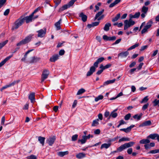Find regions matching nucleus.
<instances>
[{
    "mask_svg": "<svg viewBox=\"0 0 159 159\" xmlns=\"http://www.w3.org/2000/svg\"><path fill=\"white\" fill-rule=\"evenodd\" d=\"M105 60L104 57H102L98 59L94 63L93 66L90 67L89 70L87 72L86 76H89L91 75L96 70V68L98 67L99 63H101Z\"/></svg>",
    "mask_w": 159,
    "mask_h": 159,
    "instance_id": "nucleus-1",
    "label": "nucleus"
},
{
    "mask_svg": "<svg viewBox=\"0 0 159 159\" xmlns=\"http://www.w3.org/2000/svg\"><path fill=\"white\" fill-rule=\"evenodd\" d=\"M135 143L133 142L125 143L118 148L117 151L118 152H121L126 148L132 146Z\"/></svg>",
    "mask_w": 159,
    "mask_h": 159,
    "instance_id": "nucleus-2",
    "label": "nucleus"
},
{
    "mask_svg": "<svg viewBox=\"0 0 159 159\" xmlns=\"http://www.w3.org/2000/svg\"><path fill=\"white\" fill-rule=\"evenodd\" d=\"M33 36V35L30 34L26 37L24 39H22L19 43H17L16 46H20L29 43L31 41Z\"/></svg>",
    "mask_w": 159,
    "mask_h": 159,
    "instance_id": "nucleus-3",
    "label": "nucleus"
},
{
    "mask_svg": "<svg viewBox=\"0 0 159 159\" xmlns=\"http://www.w3.org/2000/svg\"><path fill=\"white\" fill-rule=\"evenodd\" d=\"M24 23L23 20L22 19H18L14 22V25L12 27V30L16 29L21 26Z\"/></svg>",
    "mask_w": 159,
    "mask_h": 159,
    "instance_id": "nucleus-4",
    "label": "nucleus"
},
{
    "mask_svg": "<svg viewBox=\"0 0 159 159\" xmlns=\"http://www.w3.org/2000/svg\"><path fill=\"white\" fill-rule=\"evenodd\" d=\"M49 74V72L47 69H44L43 70L41 75V83H42L44 80L48 77Z\"/></svg>",
    "mask_w": 159,
    "mask_h": 159,
    "instance_id": "nucleus-5",
    "label": "nucleus"
},
{
    "mask_svg": "<svg viewBox=\"0 0 159 159\" xmlns=\"http://www.w3.org/2000/svg\"><path fill=\"white\" fill-rule=\"evenodd\" d=\"M46 32V29L45 28L44 30L41 29L40 30H38L37 32L38 33V37L41 38L43 37H44Z\"/></svg>",
    "mask_w": 159,
    "mask_h": 159,
    "instance_id": "nucleus-6",
    "label": "nucleus"
},
{
    "mask_svg": "<svg viewBox=\"0 0 159 159\" xmlns=\"http://www.w3.org/2000/svg\"><path fill=\"white\" fill-rule=\"evenodd\" d=\"M56 140V137L53 136L52 137H49L47 140V143L50 146H52Z\"/></svg>",
    "mask_w": 159,
    "mask_h": 159,
    "instance_id": "nucleus-7",
    "label": "nucleus"
},
{
    "mask_svg": "<svg viewBox=\"0 0 159 159\" xmlns=\"http://www.w3.org/2000/svg\"><path fill=\"white\" fill-rule=\"evenodd\" d=\"M152 125V122L150 120H147L143 122L139 125V127H143L150 126Z\"/></svg>",
    "mask_w": 159,
    "mask_h": 159,
    "instance_id": "nucleus-8",
    "label": "nucleus"
},
{
    "mask_svg": "<svg viewBox=\"0 0 159 159\" xmlns=\"http://www.w3.org/2000/svg\"><path fill=\"white\" fill-rule=\"evenodd\" d=\"M33 16L31 14L29 16L25 17L22 18V19L23 20L24 22V21L25 20L26 23H28L32 21Z\"/></svg>",
    "mask_w": 159,
    "mask_h": 159,
    "instance_id": "nucleus-9",
    "label": "nucleus"
},
{
    "mask_svg": "<svg viewBox=\"0 0 159 159\" xmlns=\"http://www.w3.org/2000/svg\"><path fill=\"white\" fill-rule=\"evenodd\" d=\"M41 60V58L39 57H34L31 58V60L30 61V63L37 62Z\"/></svg>",
    "mask_w": 159,
    "mask_h": 159,
    "instance_id": "nucleus-10",
    "label": "nucleus"
},
{
    "mask_svg": "<svg viewBox=\"0 0 159 159\" xmlns=\"http://www.w3.org/2000/svg\"><path fill=\"white\" fill-rule=\"evenodd\" d=\"M134 125H131L129 127H127L126 129H121L120 130L121 131H124L125 133H128L130 131L132 128L134 127Z\"/></svg>",
    "mask_w": 159,
    "mask_h": 159,
    "instance_id": "nucleus-11",
    "label": "nucleus"
},
{
    "mask_svg": "<svg viewBox=\"0 0 159 159\" xmlns=\"http://www.w3.org/2000/svg\"><path fill=\"white\" fill-rule=\"evenodd\" d=\"M13 56V54L6 58L3 61L0 63V67L3 66L5 63Z\"/></svg>",
    "mask_w": 159,
    "mask_h": 159,
    "instance_id": "nucleus-12",
    "label": "nucleus"
},
{
    "mask_svg": "<svg viewBox=\"0 0 159 159\" xmlns=\"http://www.w3.org/2000/svg\"><path fill=\"white\" fill-rule=\"evenodd\" d=\"M29 98L31 102L33 103L35 101V93H30L29 96Z\"/></svg>",
    "mask_w": 159,
    "mask_h": 159,
    "instance_id": "nucleus-13",
    "label": "nucleus"
},
{
    "mask_svg": "<svg viewBox=\"0 0 159 159\" xmlns=\"http://www.w3.org/2000/svg\"><path fill=\"white\" fill-rule=\"evenodd\" d=\"M116 80L115 79H113L112 80H107L104 82L103 85L101 86V87H104L105 86L108 85L109 84H112L115 82Z\"/></svg>",
    "mask_w": 159,
    "mask_h": 159,
    "instance_id": "nucleus-14",
    "label": "nucleus"
},
{
    "mask_svg": "<svg viewBox=\"0 0 159 159\" xmlns=\"http://www.w3.org/2000/svg\"><path fill=\"white\" fill-rule=\"evenodd\" d=\"M129 54V52L128 51L122 52L118 54V57H120L122 58L125 57H126Z\"/></svg>",
    "mask_w": 159,
    "mask_h": 159,
    "instance_id": "nucleus-15",
    "label": "nucleus"
},
{
    "mask_svg": "<svg viewBox=\"0 0 159 159\" xmlns=\"http://www.w3.org/2000/svg\"><path fill=\"white\" fill-rule=\"evenodd\" d=\"M62 20V19H60L59 20L56 22L55 24V26L56 28V30H60L61 29V27L60 26V24Z\"/></svg>",
    "mask_w": 159,
    "mask_h": 159,
    "instance_id": "nucleus-16",
    "label": "nucleus"
},
{
    "mask_svg": "<svg viewBox=\"0 0 159 159\" xmlns=\"http://www.w3.org/2000/svg\"><path fill=\"white\" fill-rule=\"evenodd\" d=\"M79 16L81 18V19L83 22H85L87 21V16L83 12H81Z\"/></svg>",
    "mask_w": 159,
    "mask_h": 159,
    "instance_id": "nucleus-17",
    "label": "nucleus"
},
{
    "mask_svg": "<svg viewBox=\"0 0 159 159\" xmlns=\"http://www.w3.org/2000/svg\"><path fill=\"white\" fill-rule=\"evenodd\" d=\"M59 56L58 54H57L52 56L50 59V61L51 62H55L59 58Z\"/></svg>",
    "mask_w": 159,
    "mask_h": 159,
    "instance_id": "nucleus-18",
    "label": "nucleus"
},
{
    "mask_svg": "<svg viewBox=\"0 0 159 159\" xmlns=\"http://www.w3.org/2000/svg\"><path fill=\"white\" fill-rule=\"evenodd\" d=\"M104 11V9H102L100 11L98 12L94 18V20H95L98 17L102 15V14Z\"/></svg>",
    "mask_w": 159,
    "mask_h": 159,
    "instance_id": "nucleus-19",
    "label": "nucleus"
},
{
    "mask_svg": "<svg viewBox=\"0 0 159 159\" xmlns=\"http://www.w3.org/2000/svg\"><path fill=\"white\" fill-rule=\"evenodd\" d=\"M158 134H150L147 137L148 139H155L156 138H157Z\"/></svg>",
    "mask_w": 159,
    "mask_h": 159,
    "instance_id": "nucleus-20",
    "label": "nucleus"
},
{
    "mask_svg": "<svg viewBox=\"0 0 159 159\" xmlns=\"http://www.w3.org/2000/svg\"><path fill=\"white\" fill-rule=\"evenodd\" d=\"M150 142V141L148 139H143L141 140L139 143L141 144H147L148 143Z\"/></svg>",
    "mask_w": 159,
    "mask_h": 159,
    "instance_id": "nucleus-21",
    "label": "nucleus"
},
{
    "mask_svg": "<svg viewBox=\"0 0 159 159\" xmlns=\"http://www.w3.org/2000/svg\"><path fill=\"white\" fill-rule=\"evenodd\" d=\"M111 26V24L110 23H107L106 24L104 27L103 29L104 30L107 31L109 30L110 27Z\"/></svg>",
    "mask_w": 159,
    "mask_h": 159,
    "instance_id": "nucleus-22",
    "label": "nucleus"
},
{
    "mask_svg": "<svg viewBox=\"0 0 159 159\" xmlns=\"http://www.w3.org/2000/svg\"><path fill=\"white\" fill-rule=\"evenodd\" d=\"M76 157L79 159H81L85 157V154L83 153H80L76 155Z\"/></svg>",
    "mask_w": 159,
    "mask_h": 159,
    "instance_id": "nucleus-23",
    "label": "nucleus"
},
{
    "mask_svg": "<svg viewBox=\"0 0 159 159\" xmlns=\"http://www.w3.org/2000/svg\"><path fill=\"white\" fill-rule=\"evenodd\" d=\"M111 143H104L101 145V149H102L103 148H109L111 145Z\"/></svg>",
    "mask_w": 159,
    "mask_h": 159,
    "instance_id": "nucleus-24",
    "label": "nucleus"
},
{
    "mask_svg": "<svg viewBox=\"0 0 159 159\" xmlns=\"http://www.w3.org/2000/svg\"><path fill=\"white\" fill-rule=\"evenodd\" d=\"M121 1V0H115L114 2L111 4L109 7L111 8L114 6L115 5L119 3Z\"/></svg>",
    "mask_w": 159,
    "mask_h": 159,
    "instance_id": "nucleus-25",
    "label": "nucleus"
},
{
    "mask_svg": "<svg viewBox=\"0 0 159 159\" xmlns=\"http://www.w3.org/2000/svg\"><path fill=\"white\" fill-rule=\"evenodd\" d=\"M69 152L68 151L65 152H60L58 153V155L61 157L68 154Z\"/></svg>",
    "mask_w": 159,
    "mask_h": 159,
    "instance_id": "nucleus-26",
    "label": "nucleus"
},
{
    "mask_svg": "<svg viewBox=\"0 0 159 159\" xmlns=\"http://www.w3.org/2000/svg\"><path fill=\"white\" fill-rule=\"evenodd\" d=\"M45 139V138L44 137L41 136H39L38 137L39 141L40 143L42 144L43 146L44 145Z\"/></svg>",
    "mask_w": 159,
    "mask_h": 159,
    "instance_id": "nucleus-27",
    "label": "nucleus"
},
{
    "mask_svg": "<svg viewBox=\"0 0 159 159\" xmlns=\"http://www.w3.org/2000/svg\"><path fill=\"white\" fill-rule=\"evenodd\" d=\"M87 140L86 139L84 136H83L82 137V139H79L78 140V143H79L80 142H81V144H83L85 143Z\"/></svg>",
    "mask_w": 159,
    "mask_h": 159,
    "instance_id": "nucleus-28",
    "label": "nucleus"
},
{
    "mask_svg": "<svg viewBox=\"0 0 159 159\" xmlns=\"http://www.w3.org/2000/svg\"><path fill=\"white\" fill-rule=\"evenodd\" d=\"M99 121V119H97L93 120L92 124V126H95L99 124L98 121Z\"/></svg>",
    "mask_w": 159,
    "mask_h": 159,
    "instance_id": "nucleus-29",
    "label": "nucleus"
},
{
    "mask_svg": "<svg viewBox=\"0 0 159 159\" xmlns=\"http://www.w3.org/2000/svg\"><path fill=\"white\" fill-rule=\"evenodd\" d=\"M152 21L150 20L147 23V25L144 27L148 30L152 26Z\"/></svg>",
    "mask_w": 159,
    "mask_h": 159,
    "instance_id": "nucleus-30",
    "label": "nucleus"
},
{
    "mask_svg": "<svg viewBox=\"0 0 159 159\" xmlns=\"http://www.w3.org/2000/svg\"><path fill=\"white\" fill-rule=\"evenodd\" d=\"M69 7V5L67 4L63 6L61 8L59 9V11H64L65 10H66Z\"/></svg>",
    "mask_w": 159,
    "mask_h": 159,
    "instance_id": "nucleus-31",
    "label": "nucleus"
},
{
    "mask_svg": "<svg viewBox=\"0 0 159 159\" xmlns=\"http://www.w3.org/2000/svg\"><path fill=\"white\" fill-rule=\"evenodd\" d=\"M130 140V139L128 138L123 137L120 139L118 141L119 143H120L121 142L124 141H128Z\"/></svg>",
    "mask_w": 159,
    "mask_h": 159,
    "instance_id": "nucleus-32",
    "label": "nucleus"
},
{
    "mask_svg": "<svg viewBox=\"0 0 159 159\" xmlns=\"http://www.w3.org/2000/svg\"><path fill=\"white\" fill-rule=\"evenodd\" d=\"M127 23L129 27L134 25L135 24V22L134 21H131V20H127Z\"/></svg>",
    "mask_w": 159,
    "mask_h": 159,
    "instance_id": "nucleus-33",
    "label": "nucleus"
},
{
    "mask_svg": "<svg viewBox=\"0 0 159 159\" xmlns=\"http://www.w3.org/2000/svg\"><path fill=\"white\" fill-rule=\"evenodd\" d=\"M85 90L83 89V88H81L78 91L77 93V95H80L82 94L83 93H84L85 92Z\"/></svg>",
    "mask_w": 159,
    "mask_h": 159,
    "instance_id": "nucleus-34",
    "label": "nucleus"
},
{
    "mask_svg": "<svg viewBox=\"0 0 159 159\" xmlns=\"http://www.w3.org/2000/svg\"><path fill=\"white\" fill-rule=\"evenodd\" d=\"M139 43H136L135 44L132 46L130 48H129L128 49V51L130 50H131L134 49L135 48L138 47L139 46Z\"/></svg>",
    "mask_w": 159,
    "mask_h": 159,
    "instance_id": "nucleus-35",
    "label": "nucleus"
},
{
    "mask_svg": "<svg viewBox=\"0 0 159 159\" xmlns=\"http://www.w3.org/2000/svg\"><path fill=\"white\" fill-rule=\"evenodd\" d=\"M127 20H125L124 22V30H126L128 28L130 27L127 24Z\"/></svg>",
    "mask_w": 159,
    "mask_h": 159,
    "instance_id": "nucleus-36",
    "label": "nucleus"
},
{
    "mask_svg": "<svg viewBox=\"0 0 159 159\" xmlns=\"http://www.w3.org/2000/svg\"><path fill=\"white\" fill-rule=\"evenodd\" d=\"M120 14L119 13L116 16L112 19V21L115 22L117 21L120 17Z\"/></svg>",
    "mask_w": 159,
    "mask_h": 159,
    "instance_id": "nucleus-37",
    "label": "nucleus"
},
{
    "mask_svg": "<svg viewBox=\"0 0 159 159\" xmlns=\"http://www.w3.org/2000/svg\"><path fill=\"white\" fill-rule=\"evenodd\" d=\"M159 152V149L153 150L150 151L148 153L155 154Z\"/></svg>",
    "mask_w": 159,
    "mask_h": 159,
    "instance_id": "nucleus-38",
    "label": "nucleus"
},
{
    "mask_svg": "<svg viewBox=\"0 0 159 159\" xmlns=\"http://www.w3.org/2000/svg\"><path fill=\"white\" fill-rule=\"evenodd\" d=\"M16 81H14L11 83L9 85H6L4 87H3V89H4L7 88L8 87H10L12 85H14L16 83Z\"/></svg>",
    "mask_w": 159,
    "mask_h": 159,
    "instance_id": "nucleus-39",
    "label": "nucleus"
},
{
    "mask_svg": "<svg viewBox=\"0 0 159 159\" xmlns=\"http://www.w3.org/2000/svg\"><path fill=\"white\" fill-rule=\"evenodd\" d=\"M103 98V96L102 95H99L98 97H96L95 99V101L97 102L99 100H102Z\"/></svg>",
    "mask_w": 159,
    "mask_h": 159,
    "instance_id": "nucleus-40",
    "label": "nucleus"
},
{
    "mask_svg": "<svg viewBox=\"0 0 159 159\" xmlns=\"http://www.w3.org/2000/svg\"><path fill=\"white\" fill-rule=\"evenodd\" d=\"M148 10V8L145 6L142 7V11L145 13H146Z\"/></svg>",
    "mask_w": 159,
    "mask_h": 159,
    "instance_id": "nucleus-41",
    "label": "nucleus"
},
{
    "mask_svg": "<svg viewBox=\"0 0 159 159\" xmlns=\"http://www.w3.org/2000/svg\"><path fill=\"white\" fill-rule=\"evenodd\" d=\"M110 116H111L113 118H115L116 117L117 115L118 114L116 112H112L110 114Z\"/></svg>",
    "mask_w": 159,
    "mask_h": 159,
    "instance_id": "nucleus-42",
    "label": "nucleus"
},
{
    "mask_svg": "<svg viewBox=\"0 0 159 159\" xmlns=\"http://www.w3.org/2000/svg\"><path fill=\"white\" fill-rule=\"evenodd\" d=\"M148 100V96H146L142 100V101L140 102V103H146Z\"/></svg>",
    "mask_w": 159,
    "mask_h": 159,
    "instance_id": "nucleus-43",
    "label": "nucleus"
},
{
    "mask_svg": "<svg viewBox=\"0 0 159 159\" xmlns=\"http://www.w3.org/2000/svg\"><path fill=\"white\" fill-rule=\"evenodd\" d=\"M26 158L27 159H37V157L34 155H31L28 156L26 157Z\"/></svg>",
    "mask_w": 159,
    "mask_h": 159,
    "instance_id": "nucleus-44",
    "label": "nucleus"
},
{
    "mask_svg": "<svg viewBox=\"0 0 159 159\" xmlns=\"http://www.w3.org/2000/svg\"><path fill=\"white\" fill-rule=\"evenodd\" d=\"M8 41V40H6L2 43H0V49L6 45Z\"/></svg>",
    "mask_w": 159,
    "mask_h": 159,
    "instance_id": "nucleus-45",
    "label": "nucleus"
},
{
    "mask_svg": "<svg viewBox=\"0 0 159 159\" xmlns=\"http://www.w3.org/2000/svg\"><path fill=\"white\" fill-rule=\"evenodd\" d=\"M76 1V0H71L68 3V5H69V7L72 6Z\"/></svg>",
    "mask_w": 159,
    "mask_h": 159,
    "instance_id": "nucleus-46",
    "label": "nucleus"
},
{
    "mask_svg": "<svg viewBox=\"0 0 159 159\" xmlns=\"http://www.w3.org/2000/svg\"><path fill=\"white\" fill-rule=\"evenodd\" d=\"M78 135L77 134L73 135L72 137L71 140L72 141H76L78 138Z\"/></svg>",
    "mask_w": 159,
    "mask_h": 159,
    "instance_id": "nucleus-47",
    "label": "nucleus"
},
{
    "mask_svg": "<svg viewBox=\"0 0 159 159\" xmlns=\"http://www.w3.org/2000/svg\"><path fill=\"white\" fill-rule=\"evenodd\" d=\"M130 117H131V114L130 113H129V114L126 115L125 116L124 119L125 120H128L129 119Z\"/></svg>",
    "mask_w": 159,
    "mask_h": 159,
    "instance_id": "nucleus-48",
    "label": "nucleus"
},
{
    "mask_svg": "<svg viewBox=\"0 0 159 159\" xmlns=\"http://www.w3.org/2000/svg\"><path fill=\"white\" fill-rule=\"evenodd\" d=\"M6 0H0V8L6 3Z\"/></svg>",
    "mask_w": 159,
    "mask_h": 159,
    "instance_id": "nucleus-49",
    "label": "nucleus"
},
{
    "mask_svg": "<svg viewBox=\"0 0 159 159\" xmlns=\"http://www.w3.org/2000/svg\"><path fill=\"white\" fill-rule=\"evenodd\" d=\"M153 103H154V106H156L159 103V100H157L155 99L153 102Z\"/></svg>",
    "mask_w": 159,
    "mask_h": 159,
    "instance_id": "nucleus-50",
    "label": "nucleus"
},
{
    "mask_svg": "<svg viewBox=\"0 0 159 159\" xmlns=\"http://www.w3.org/2000/svg\"><path fill=\"white\" fill-rule=\"evenodd\" d=\"M133 118L135 119H137V120H139L141 119L140 116H139L138 114L135 115L133 116Z\"/></svg>",
    "mask_w": 159,
    "mask_h": 159,
    "instance_id": "nucleus-51",
    "label": "nucleus"
},
{
    "mask_svg": "<svg viewBox=\"0 0 159 159\" xmlns=\"http://www.w3.org/2000/svg\"><path fill=\"white\" fill-rule=\"evenodd\" d=\"M10 12V9H7L6 10V11L4 12V15L5 16H7L8 15V14Z\"/></svg>",
    "mask_w": 159,
    "mask_h": 159,
    "instance_id": "nucleus-52",
    "label": "nucleus"
},
{
    "mask_svg": "<svg viewBox=\"0 0 159 159\" xmlns=\"http://www.w3.org/2000/svg\"><path fill=\"white\" fill-rule=\"evenodd\" d=\"M149 105V104L148 103H147V104L144 105L142 107V109L143 110H145L146 109Z\"/></svg>",
    "mask_w": 159,
    "mask_h": 159,
    "instance_id": "nucleus-53",
    "label": "nucleus"
},
{
    "mask_svg": "<svg viewBox=\"0 0 159 159\" xmlns=\"http://www.w3.org/2000/svg\"><path fill=\"white\" fill-rule=\"evenodd\" d=\"M116 37L115 36L109 37L108 41H114L116 39Z\"/></svg>",
    "mask_w": 159,
    "mask_h": 159,
    "instance_id": "nucleus-54",
    "label": "nucleus"
},
{
    "mask_svg": "<svg viewBox=\"0 0 159 159\" xmlns=\"http://www.w3.org/2000/svg\"><path fill=\"white\" fill-rule=\"evenodd\" d=\"M140 13L139 12H138L136 13L134 15V18H138L139 17V16H140Z\"/></svg>",
    "mask_w": 159,
    "mask_h": 159,
    "instance_id": "nucleus-55",
    "label": "nucleus"
},
{
    "mask_svg": "<svg viewBox=\"0 0 159 159\" xmlns=\"http://www.w3.org/2000/svg\"><path fill=\"white\" fill-rule=\"evenodd\" d=\"M100 130L99 129H96L94 131V133L95 134H100Z\"/></svg>",
    "mask_w": 159,
    "mask_h": 159,
    "instance_id": "nucleus-56",
    "label": "nucleus"
},
{
    "mask_svg": "<svg viewBox=\"0 0 159 159\" xmlns=\"http://www.w3.org/2000/svg\"><path fill=\"white\" fill-rule=\"evenodd\" d=\"M65 52V51L63 49H61L59 51V54L60 55L62 56L64 54Z\"/></svg>",
    "mask_w": 159,
    "mask_h": 159,
    "instance_id": "nucleus-57",
    "label": "nucleus"
},
{
    "mask_svg": "<svg viewBox=\"0 0 159 159\" xmlns=\"http://www.w3.org/2000/svg\"><path fill=\"white\" fill-rule=\"evenodd\" d=\"M5 117L4 116L2 117L1 119V124L3 125H5Z\"/></svg>",
    "mask_w": 159,
    "mask_h": 159,
    "instance_id": "nucleus-58",
    "label": "nucleus"
},
{
    "mask_svg": "<svg viewBox=\"0 0 159 159\" xmlns=\"http://www.w3.org/2000/svg\"><path fill=\"white\" fill-rule=\"evenodd\" d=\"M84 137L87 140V139H89L90 137L93 138V136L92 135L89 134L88 136L84 135Z\"/></svg>",
    "mask_w": 159,
    "mask_h": 159,
    "instance_id": "nucleus-59",
    "label": "nucleus"
},
{
    "mask_svg": "<svg viewBox=\"0 0 159 159\" xmlns=\"http://www.w3.org/2000/svg\"><path fill=\"white\" fill-rule=\"evenodd\" d=\"M121 40V39H117L114 43H113V45H115L119 43Z\"/></svg>",
    "mask_w": 159,
    "mask_h": 159,
    "instance_id": "nucleus-60",
    "label": "nucleus"
},
{
    "mask_svg": "<svg viewBox=\"0 0 159 159\" xmlns=\"http://www.w3.org/2000/svg\"><path fill=\"white\" fill-rule=\"evenodd\" d=\"M110 115V112L108 111H106L104 113V116L105 117H107L109 116Z\"/></svg>",
    "mask_w": 159,
    "mask_h": 159,
    "instance_id": "nucleus-61",
    "label": "nucleus"
},
{
    "mask_svg": "<svg viewBox=\"0 0 159 159\" xmlns=\"http://www.w3.org/2000/svg\"><path fill=\"white\" fill-rule=\"evenodd\" d=\"M133 150L131 148H129L127 150V152L129 154H131Z\"/></svg>",
    "mask_w": 159,
    "mask_h": 159,
    "instance_id": "nucleus-62",
    "label": "nucleus"
},
{
    "mask_svg": "<svg viewBox=\"0 0 159 159\" xmlns=\"http://www.w3.org/2000/svg\"><path fill=\"white\" fill-rule=\"evenodd\" d=\"M158 52V50H156L154 51L153 54L152 55L151 57H153L155 56L157 53Z\"/></svg>",
    "mask_w": 159,
    "mask_h": 159,
    "instance_id": "nucleus-63",
    "label": "nucleus"
},
{
    "mask_svg": "<svg viewBox=\"0 0 159 159\" xmlns=\"http://www.w3.org/2000/svg\"><path fill=\"white\" fill-rule=\"evenodd\" d=\"M148 31V30L144 27L141 31V34H143Z\"/></svg>",
    "mask_w": 159,
    "mask_h": 159,
    "instance_id": "nucleus-64",
    "label": "nucleus"
}]
</instances>
